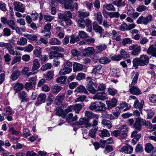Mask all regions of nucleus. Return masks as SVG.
<instances>
[{"mask_svg": "<svg viewBox=\"0 0 156 156\" xmlns=\"http://www.w3.org/2000/svg\"><path fill=\"white\" fill-rule=\"evenodd\" d=\"M101 68L102 66L100 64L95 66L93 69L92 72V73L94 74L96 76L101 77L102 74L100 73V72Z\"/></svg>", "mask_w": 156, "mask_h": 156, "instance_id": "7", "label": "nucleus"}, {"mask_svg": "<svg viewBox=\"0 0 156 156\" xmlns=\"http://www.w3.org/2000/svg\"><path fill=\"white\" fill-rule=\"evenodd\" d=\"M80 41V38L79 37H75L73 35L71 36L70 43L71 44H74L76 42H78Z\"/></svg>", "mask_w": 156, "mask_h": 156, "instance_id": "54", "label": "nucleus"}, {"mask_svg": "<svg viewBox=\"0 0 156 156\" xmlns=\"http://www.w3.org/2000/svg\"><path fill=\"white\" fill-rule=\"evenodd\" d=\"M133 127L136 129L140 131L141 129V126L139 121L136 119L133 125Z\"/></svg>", "mask_w": 156, "mask_h": 156, "instance_id": "53", "label": "nucleus"}, {"mask_svg": "<svg viewBox=\"0 0 156 156\" xmlns=\"http://www.w3.org/2000/svg\"><path fill=\"white\" fill-rule=\"evenodd\" d=\"M29 68L28 67H25L22 70V73L26 75V76L27 77H29L32 74L31 72H28L29 71Z\"/></svg>", "mask_w": 156, "mask_h": 156, "instance_id": "56", "label": "nucleus"}, {"mask_svg": "<svg viewBox=\"0 0 156 156\" xmlns=\"http://www.w3.org/2000/svg\"><path fill=\"white\" fill-rule=\"evenodd\" d=\"M93 29L96 32H98L101 34L104 32V30L102 27L98 25H93Z\"/></svg>", "mask_w": 156, "mask_h": 156, "instance_id": "32", "label": "nucleus"}, {"mask_svg": "<svg viewBox=\"0 0 156 156\" xmlns=\"http://www.w3.org/2000/svg\"><path fill=\"white\" fill-rule=\"evenodd\" d=\"M120 73V69L117 68H114L112 70V73L113 76L117 77L119 76Z\"/></svg>", "mask_w": 156, "mask_h": 156, "instance_id": "48", "label": "nucleus"}, {"mask_svg": "<svg viewBox=\"0 0 156 156\" xmlns=\"http://www.w3.org/2000/svg\"><path fill=\"white\" fill-rule=\"evenodd\" d=\"M53 71H48L45 77L46 80L49 81L51 80L53 78Z\"/></svg>", "mask_w": 156, "mask_h": 156, "instance_id": "59", "label": "nucleus"}, {"mask_svg": "<svg viewBox=\"0 0 156 156\" xmlns=\"http://www.w3.org/2000/svg\"><path fill=\"white\" fill-rule=\"evenodd\" d=\"M117 102V100L115 98H112L111 101H106V102L108 109L110 110L112 108L115 107L116 106Z\"/></svg>", "mask_w": 156, "mask_h": 156, "instance_id": "10", "label": "nucleus"}, {"mask_svg": "<svg viewBox=\"0 0 156 156\" xmlns=\"http://www.w3.org/2000/svg\"><path fill=\"white\" fill-rule=\"evenodd\" d=\"M77 23L79 27L82 29L84 28L86 26L85 21L84 19H80L77 21Z\"/></svg>", "mask_w": 156, "mask_h": 156, "instance_id": "40", "label": "nucleus"}, {"mask_svg": "<svg viewBox=\"0 0 156 156\" xmlns=\"http://www.w3.org/2000/svg\"><path fill=\"white\" fill-rule=\"evenodd\" d=\"M10 42V44L8 46L7 49L8 50L9 53L12 55H15V51L14 48L12 45H15V41L14 40L11 39L9 41Z\"/></svg>", "mask_w": 156, "mask_h": 156, "instance_id": "11", "label": "nucleus"}, {"mask_svg": "<svg viewBox=\"0 0 156 156\" xmlns=\"http://www.w3.org/2000/svg\"><path fill=\"white\" fill-rule=\"evenodd\" d=\"M46 22L50 23L54 18V17L49 15H44L43 16Z\"/></svg>", "mask_w": 156, "mask_h": 156, "instance_id": "55", "label": "nucleus"}, {"mask_svg": "<svg viewBox=\"0 0 156 156\" xmlns=\"http://www.w3.org/2000/svg\"><path fill=\"white\" fill-rule=\"evenodd\" d=\"M86 87L88 91L91 93L93 94H95L97 91V90L93 85H87Z\"/></svg>", "mask_w": 156, "mask_h": 156, "instance_id": "45", "label": "nucleus"}, {"mask_svg": "<svg viewBox=\"0 0 156 156\" xmlns=\"http://www.w3.org/2000/svg\"><path fill=\"white\" fill-rule=\"evenodd\" d=\"M75 92L78 93L83 92L85 94H87L88 92L85 88L82 85L78 87L75 90Z\"/></svg>", "mask_w": 156, "mask_h": 156, "instance_id": "21", "label": "nucleus"}, {"mask_svg": "<svg viewBox=\"0 0 156 156\" xmlns=\"http://www.w3.org/2000/svg\"><path fill=\"white\" fill-rule=\"evenodd\" d=\"M49 43L51 45H60L61 42L56 38H52L50 39Z\"/></svg>", "mask_w": 156, "mask_h": 156, "instance_id": "33", "label": "nucleus"}, {"mask_svg": "<svg viewBox=\"0 0 156 156\" xmlns=\"http://www.w3.org/2000/svg\"><path fill=\"white\" fill-rule=\"evenodd\" d=\"M30 135L31 133L28 129H23V135L24 137L27 138L28 136H30Z\"/></svg>", "mask_w": 156, "mask_h": 156, "instance_id": "64", "label": "nucleus"}, {"mask_svg": "<svg viewBox=\"0 0 156 156\" xmlns=\"http://www.w3.org/2000/svg\"><path fill=\"white\" fill-rule=\"evenodd\" d=\"M98 129V127H94L93 128L90 130L89 134L92 138H94L95 136L96 132Z\"/></svg>", "mask_w": 156, "mask_h": 156, "instance_id": "50", "label": "nucleus"}, {"mask_svg": "<svg viewBox=\"0 0 156 156\" xmlns=\"http://www.w3.org/2000/svg\"><path fill=\"white\" fill-rule=\"evenodd\" d=\"M20 72L18 71H15L12 73L11 76V78L13 80H17L20 75Z\"/></svg>", "mask_w": 156, "mask_h": 156, "instance_id": "38", "label": "nucleus"}, {"mask_svg": "<svg viewBox=\"0 0 156 156\" xmlns=\"http://www.w3.org/2000/svg\"><path fill=\"white\" fill-rule=\"evenodd\" d=\"M83 54L85 55H92L95 52V50L93 47H88L84 50Z\"/></svg>", "mask_w": 156, "mask_h": 156, "instance_id": "24", "label": "nucleus"}, {"mask_svg": "<svg viewBox=\"0 0 156 156\" xmlns=\"http://www.w3.org/2000/svg\"><path fill=\"white\" fill-rule=\"evenodd\" d=\"M94 16L95 19L97 20L99 24H101L102 23L103 19V17L101 13L100 12H98Z\"/></svg>", "mask_w": 156, "mask_h": 156, "instance_id": "27", "label": "nucleus"}, {"mask_svg": "<svg viewBox=\"0 0 156 156\" xmlns=\"http://www.w3.org/2000/svg\"><path fill=\"white\" fill-rule=\"evenodd\" d=\"M135 151L137 153H141L143 151V148L142 146L140 144H137L135 149Z\"/></svg>", "mask_w": 156, "mask_h": 156, "instance_id": "58", "label": "nucleus"}, {"mask_svg": "<svg viewBox=\"0 0 156 156\" xmlns=\"http://www.w3.org/2000/svg\"><path fill=\"white\" fill-rule=\"evenodd\" d=\"M139 121V122L141 125H145L146 126H148V128L149 129H151L152 124L151 122L149 121H146L145 119H141L140 118L137 119Z\"/></svg>", "mask_w": 156, "mask_h": 156, "instance_id": "19", "label": "nucleus"}, {"mask_svg": "<svg viewBox=\"0 0 156 156\" xmlns=\"http://www.w3.org/2000/svg\"><path fill=\"white\" fill-rule=\"evenodd\" d=\"M149 62L148 57L146 55H141L140 58H135L133 60V66L137 69L139 66H144L147 65Z\"/></svg>", "mask_w": 156, "mask_h": 156, "instance_id": "1", "label": "nucleus"}, {"mask_svg": "<svg viewBox=\"0 0 156 156\" xmlns=\"http://www.w3.org/2000/svg\"><path fill=\"white\" fill-rule=\"evenodd\" d=\"M139 75V74L138 72H136L135 73V75L130 85L134 86V85L137 83Z\"/></svg>", "mask_w": 156, "mask_h": 156, "instance_id": "52", "label": "nucleus"}, {"mask_svg": "<svg viewBox=\"0 0 156 156\" xmlns=\"http://www.w3.org/2000/svg\"><path fill=\"white\" fill-rule=\"evenodd\" d=\"M72 3L69 1L66 0L64 2V7L66 9H69L72 11H73V7L72 4Z\"/></svg>", "mask_w": 156, "mask_h": 156, "instance_id": "30", "label": "nucleus"}, {"mask_svg": "<svg viewBox=\"0 0 156 156\" xmlns=\"http://www.w3.org/2000/svg\"><path fill=\"white\" fill-rule=\"evenodd\" d=\"M24 36L28 39L31 41L36 40L37 38V36L35 34H23Z\"/></svg>", "mask_w": 156, "mask_h": 156, "instance_id": "29", "label": "nucleus"}, {"mask_svg": "<svg viewBox=\"0 0 156 156\" xmlns=\"http://www.w3.org/2000/svg\"><path fill=\"white\" fill-rule=\"evenodd\" d=\"M89 121L88 119L85 117L80 118L79 121L76 122L74 123V125L80 126L83 125H85L86 124L89 122Z\"/></svg>", "mask_w": 156, "mask_h": 156, "instance_id": "13", "label": "nucleus"}, {"mask_svg": "<svg viewBox=\"0 0 156 156\" xmlns=\"http://www.w3.org/2000/svg\"><path fill=\"white\" fill-rule=\"evenodd\" d=\"M65 96V94H59L56 97L55 99V102L57 105H60L62 103Z\"/></svg>", "mask_w": 156, "mask_h": 156, "instance_id": "15", "label": "nucleus"}, {"mask_svg": "<svg viewBox=\"0 0 156 156\" xmlns=\"http://www.w3.org/2000/svg\"><path fill=\"white\" fill-rule=\"evenodd\" d=\"M62 88L61 86L56 84L52 86V91L53 93H58L60 91Z\"/></svg>", "mask_w": 156, "mask_h": 156, "instance_id": "42", "label": "nucleus"}, {"mask_svg": "<svg viewBox=\"0 0 156 156\" xmlns=\"http://www.w3.org/2000/svg\"><path fill=\"white\" fill-rule=\"evenodd\" d=\"M84 114L86 117L90 119L95 118L96 119H98L99 118L98 115L94 114L91 111H85Z\"/></svg>", "mask_w": 156, "mask_h": 156, "instance_id": "22", "label": "nucleus"}, {"mask_svg": "<svg viewBox=\"0 0 156 156\" xmlns=\"http://www.w3.org/2000/svg\"><path fill=\"white\" fill-rule=\"evenodd\" d=\"M100 132L99 133V135L102 138L105 137H108L110 136V133L106 129H103L100 131Z\"/></svg>", "mask_w": 156, "mask_h": 156, "instance_id": "28", "label": "nucleus"}, {"mask_svg": "<svg viewBox=\"0 0 156 156\" xmlns=\"http://www.w3.org/2000/svg\"><path fill=\"white\" fill-rule=\"evenodd\" d=\"M78 16L82 19V18H86L88 16L90 15L89 12L84 11L83 10L78 11L77 13Z\"/></svg>", "mask_w": 156, "mask_h": 156, "instance_id": "18", "label": "nucleus"}, {"mask_svg": "<svg viewBox=\"0 0 156 156\" xmlns=\"http://www.w3.org/2000/svg\"><path fill=\"white\" fill-rule=\"evenodd\" d=\"M119 30L122 31L128 30V26L125 23L122 24L119 27Z\"/></svg>", "mask_w": 156, "mask_h": 156, "instance_id": "63", "label": "nucleus"}, {"mask_svg": "<svg viewBox=\"0 0 156 156\" xmlns=\"http://www.w3.org/2000/svg\"><path fill=\"white\" fill-rule=\"evenodd\" d=\"M108 15L110 18H118L120 16L119 13L118 12H108Z\"/></svg>", "mask_w": 156, "mask_h": 156, "instance_id": "49", "label": "nucleus"}, {"mask_svg": "<svg viewBox=\"0 0 156 156\" xmlns=\"http://www.w3.org/2000/svg\"><path fill=\"white\" fill-rule=\"evenodd\" d=\"M106 48V45L105 44H100L96 46V50L98 52H101L105 49Z\"/></svg>", "mask_w": 156, "mask_h": 156, "instance_id": "41", "label": "nucleus"}, {"mask_svg": "<svg viewBox=\"0 0 156 156\" xmlns=\"http://www.w3.org/2000/svg\"><path fill=\"white\" fill-rule=\"evenodd\" d=\"M133 150V148L132 146L126 145L123 146L119 151L122 152H126L127 154H130L132 152Z\"/></svg>", "mask_w": 156, "mask_h": 156, "instance_id": "14", "label": "nucleus"}, {"mask_svg": "<svg viewBox=\"0 0 156 156\" xmlns=\"http://www.w3.org/2000/svg\"><path fill=\"white\" fill-rule=\"evenodd\" d=\"M113 150V148L112 146L107 145L105 147V149L104 151V152L105 154H107L112 151Z\"/></svg>", "mask_w": 156, "mask_h": 156, "instance_id": "60", "label": "nucleus"}, {"mask_svg": "<svg viewBox=\"0 0 156 156\" xmlns=\"http://www.w3.org/2000/svg\"><path fill=\"white\" fill-rule=\"evenodd\" d=\"M129 92L132 94L138 95L141 94L142 92L138 87L133 85H129Z\"/></svg>", "mask_w": 156, "mask_h": 156, "instance_id": "8", "label": "nucleus"}, {"mask_svg": "<svg viewBox=\"0 0 156 156\" xmlns=\"http://www.w3.org/2000/svg\"><path fill=\"white\" fill-rule=\"evenodd\" d=\"M144 103L143 101H141V102H139V101L136 99L134 102L133 107L135 108H139L140 111L141 112V109L143 107Z\"/></svg>", "mask_w": 156, "mask_h": 156, "instance_id": "16", "label": "nucleus"}, {"mask_svg": "<svg viewBox=\"0 0 156 156\" xmlns=\"http://www.w3.org/2000/svg\"><path fill=\"white\" fill-rule=\"evenodd\" d=\"M154 149V147L151 143H147L146 144L145 151L148 153H149L152 151Z\"/></svg>", "mask_w": 156, "mask_h": 156, "instance_id": "47", "label": "nucleus"}, {"mask_svg": "<svg viewBox=\"0 0 156 156\" xmlns=\"http://www.w3.org/2000/svg\"><path fill=\"white\" fill-rule=\"evenodd\" d=\"M57 46H52L50 48V49L51 50L57 51ZM57 56L59 57H62V55L60 53H58L57 51H51L50 55H49V59H51L53 58V57Z\"/></svg>", "mask_w": 156, "mask_h": 156, "instance_id": "9", "label": "nucleus"}, {"mask_svg": "<svg viewBox=\"0 0 156 156\" xmlns=\"http://www.w3.org/2000/svg\"><path fill=\"white\" fill-rule=\"evenodd\" d=\"M27 39L23 37H20V40L18 41L17 42L18 45L20 46H23L27 44Z\"/></svg>", "mask_w": 156, "mask_h": 156, "instance_id": "37", "label": "nucleus"}, {"mask_svg": "<svg viewBox=\"0 0 156 156\" xmlns=\"http://www.w3.org/2000/svg\"><path fill=\"white\" fill-rule=\"evenodd\" d=\"M73 71L74 72L81 71L83 69V66L80 64L75 62L73 65Z\"/></svg>", "mask_w": 156, "mask_h": 156, "instance_id": "25", "label": "nucleus"}, {"mask_svg": "<svg viewBox=\"0 0 156 156\" xmlns=\"http://www.w3.org/2000/svg\"><path fill=\"white\" fill-rule=\"evenodd\" d=\"M78 35L82 38H86L88 37L87 34L83 31H80L79 32Z\"/></svg>", "mask_w": 156, "mask_h": 156, "instance_id": "62", "label": "nucleus"}, {"mask_svg": "<svg viewBox=\"0 0 156 156\" xmlns=\"http://www.w3.org/2000/svg\"><path fill=\"white\" fill-rule=\"evenodd\" d=\"M51 25L50 23H47L45 25L44 30L41 31V33H44L46 32H50Z\"/></svg>", "mask_w": 156, "mask_h": 156, "instance_id": "57", "label": "nucleus"}, {"mask_svg": "<svg viewBox=\"0 0 156 156\" xmlns=\"http://www.w3.org/2000/svg\"><path fill=\"white\" fill-rule=\"evenodd\" d=\"M66 77L65 76H60L56 79V82L58 83L63 84L65 83Z\"/></svg>", "mask_w": 156, "mask_h": 156, "instance_id": "39", "label": "nucleus"}, {"mask_svg": "<svg viewBox=\"0 0 156 156\" xmlns=\"http://www.w3.org/2000/svg\"><path fill=\"white\" fill-rule=\"evenodd\" d=\"M74 110L75 112L76 113L78 114L82 109L83 107V105L81 104H76L73 105Z\"/></svg>", "mask_w": 156, "mask_h": 156, "instance_id": "34", "label": "nucleus"}, {"mask_svg": "<svg viewBox=\"0 0 156 156\" xmlns=\"http://www.w3.org/2000/svg\"><path fill=\"white\" fill-rule=\"evenodd\" d=\"M85 74L82 73H78L76 77V79L79 81H80L83 79H84L85 77Z\"/></svg>", "mask_w": 156, "mask_h": 156, "instance_id": "61", "label": "nucleus"}, {"mask_svg": "<svg viewBox=\"0 0 156 156\" xmlns=\"http://www.w3.org/2000/svg\"><path fill=\"white\" fill-rule=\"evenodd\" d=\"M133 43V41L129 38H124L122 41V45L125 46L127 44H130Z\"/></svg>", "mask_w": 156, "mask_h": 156, "instance_id": "44", "label": "nucleus"}, {"mask_svg": "<svg viewBox=\"0 0 156 156\" xmlns=\"http://www.w3.org/2000/svg\"><path fill=\"white\" fill-rule=\"evenodd\" d=\"M120 55L121 58H127L130 57V54L127 53L124 49L120 50Z\"/></svg>", "mask_w": 156, "mask_h": 156, "instance_id": "31", "label": "nucleus"}, {"mask_svg": "<svg viewBox=\"0 0 156 156\" xmlns=\"http://www.w3.org/2000/svg\"><path fill=\"white\" fill-rule=\"evenodd\" d=\"M52 67V65L51 63H47L42 66L41 69L42 71H45L47 69H51Z\"/></svg>", "mask_w": 156, "mask_h": 156, "instance_id": "51", "label": "nucleus"}, {"mask_svg": "<svg viewBox=\"0 0 156 156\" xmlns=\"http://www.w3.org/2000/svg\"><path fill=\"white\" fill-rule=\"evenodd\" d=\"M7 24L12 30H14L15 29L16 27V24L15 21L11 19L8 20Z\"/></svg>", "mask_w": 156, "mask_h": 156, "instance_id": "43", "label": "nucleus"}, {"mask_svg": "<svg viewBox=\"0 0 156 156\" xmlns=\"http://www.w3.org/2000/svg\"><path fill=\"white\" fill-rule=\"evenodd\" d=\"M103 7L108 11L114 12L116 10L115 7L112 4L109 3L104 5Z\"/></svg>", "mask_w": 156, "mask_h": 156, "instance_id": "35", "label": "nucleus"}, {"mask_svg": "<svg viewBox=\"0 0 156 156\" xmlns=\"http://www.w3.org/2000/svg\"><path fill=\"white\" fill-rule=\"evenodd\" d=\"M99 61L101 63L106 64L109 63L111 61V60L106 57L104 56L101 57Z\"/></svg>", "mask_w": 156, "mask_h": 156, "instance_id": "36", "label": "nucleus"}, {"mask_svg": "<svg viewBox=\"0 0 156 156\" xmlns=\"http://www.w3.org/2000/svg\"><path fill=\"white\" fill-rule=\"evenodd\" d=\"M153 17L152 16L149 14L146 17H144L143 16L140 17L136 21V23L138 24L143 23L147 25L152 21Z\"/></svg>", "mask_w": 156, "mask_h": 156, "instance_id": "3", "label": "nucleus"}, {"mask_svg": "<svg viewBox=\"0 0 156 156\" xmlns=\"http://www.w3.org/2000/svg\"><path fill=\"white\" fill-rule=\"evenodd\" d=\"M105 105L103 103L99 101H96L91 103L89 107L91 110H94L96 111H104L106 110Z\"/></svg>", "mask_w": 156, "mask_h": 156, "instance_id": "2", "label": "nucleus"}, {"mask_svg": "<svg viewBox=\"0 0 156 156\" xmlns=\"http://www.w3.org/2000/svg\"><path fill=\"white\" fill-rule=\"evenodd\" d=\"M33 66L32 69L33 71H35L39 67V62L38 60L37 59H35L33 62Z\"/></svg>", "mask_w": 156, "mask_h": 156, "instance_id": "46", "label": "nucleus"}, {"mask_svg": "<svg viewBox=\"0 0 156 156\" xmlns=\"http://www.w3.org/2000/svg\"><path fill=\"white\" fill-rule=\"evenodd\" d=\"M147 53L152 56L156 57V45H152L148 48Z\"/></svg>", "mask_w": 156, "mask_h": 156, "instance_id": "12", "label": "nucleus"}, {"mask_svg": "<svg viewBox=\"0 0 156 156\" xmlns=\"http://www.w3.org/2000/svg\"><path fill=\"white\" fill-rule=\"evenodd\" d=\"M102 124L103 125L104 127H105L108 129H110L112 126V125L111 122L106 119H103L102 120Z\"/></svg>", "mask_w": 156, "mask_h": 156, "instance_id": "23", "label": "nucleus"}, {"mask_svg": "<svg viewBox=\"0 0 156 156\" xmlns=\"http://www.w3.org/2000/svg\"><path fill=\"white\" fill-rule=\"evenodd\" d=\"M72 71V68L67 67H65L62 69L60 70L59 74L61 75H63L70 73Z\"/></svg>", "mask_w": 156, "mask_h": 156, "instance_id": "17", "label": "nucleus"}, {"mask_svg": "<svg viewBox=\"0 0 156 156\" xmlns=\"http://www.w3.org/2000/svg\"><path fill=\"white\" fill-rule=\"evenodd\" d=\"M94 100L104 101L108 99L107 94L103 92H99L96 94L93 97Z\"/></svg>", "mask_w": 156, "mask_h": 156, "instance_id": "5", "label": "nucleus"}, {"mask_svg": "<svg viewBox=\"0 0 156 156\" xmlns=\"http://www.w3.org/2000/svg\"><path fill=\"white\" fill-rule=\"evenodd\" d=\"M14 9L16 11L23 13L25 11L24 6L21 3L19 2L16 1L14 2Z\"/></svg>", "mask_w": 156, "mask_h": 156, "instance_id": "6", "label": "nucleus"}, {"mask_svg": "<svg viewBox=\"0 0 156 156\" xmlns=\"http://www.w3.org/2000/svg\"><path fill=\"white\" fill-rule=\"evenodd\" d=\"M23 87V85L20 83H16L13 87L14 89L15 90V92L17 93L21 90Z\"/></svg>", "mask_w": 156, "mask_h": 156, "instance_id": "26", "label": "nucleus"}, {"mask_svg": "<svg viewBox=\"0 0 156 156\" xmlns=\"http://www.w3.org/2000/svg\"><path fill=\"white\" fill-rule=\"evenodd\" d=\"M73 115L72 113H69L66 116V120L69 123L76 121L78 119L76 115L73 117Z\"/></svg>", "mask_w": 156, "mask_h": 156, "instance_id": "20", "label": "nucleus"}, {"mask_svg": "<svg viewBox=\"0 0 156 156\" xmlns=\"http://www.w3.org/2000/svg\"><path fill=\"white\" fill-rule=\"evenodd\" d=\"M129 50H133L131 52V54L134 56L137 55L139 52L141 50V48L140 46L136 44H133L129 47Z\"/></svg>", "mask_w": 156, "mask_h": 156, "instance_id": "4", "label": "nucleus"}]
</instances>
